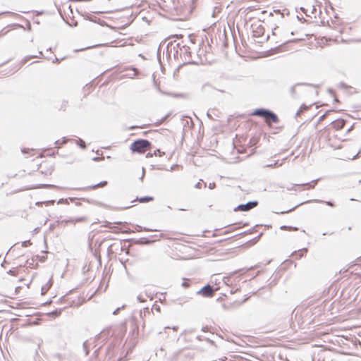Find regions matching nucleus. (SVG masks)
Returning a JSON list of instances; mask_svg holds the SVG:
<instances>
[{"label":"nucleus","mask_w":361,"mask_h":361,"mask_svg":"<svg viewBox=\"0 0 361 361\" xmlns=\"http://www.w3.org/2000/svg\"><path fill=\"white\" fill-rule=\"evenodd\" d=\"M38 171L32 175L29 176L28 182L30 189L37 188H49L52 185L47 183V180L52 175L54 170V161L50 157L47 159H43L38 164Z\"/></svg>","instance_id":"obj_1"},{"label":"nucleus","mask_w":361,"mask_h":361,"mask_svg":"<svg viewBox=\"0 0 361 361\" xmlns=\"http://www.w3.org/2000/svg\"><path fill=\"white\" fill-rule=\"evenodd\" d=\"M345 126V121L343 119H337L331 123V126L328 128H325L322 131V135L328 137L329 144L334 148H339L340 146L338 145V142L334 140L333 138H336L337 135L336 133L341 130Z\"/></svg>","instance_id":"obj_2"},{"label":"nucleus","mask_w":361,"mask_h":361,"mask_svg":"<svg viewBox=\"0 0 361 361\" xmlns=\"http://www.w3.org/2000/svg\"><path fill=\"white\" fill-rule=\"evenodd\" d=\"M177 15L187 17L190 15L196 6V0H172Z\"/></svg>","instance_id":"obj_3"},{"label":"nucleus","mask_w":361,"mask_h":361,"mask_svg":"<svg viewBox=\"0 0 361 361\" xmlns=\"http://www.w3.org/2000/svg\"><path fill=\"white\" fill-rule=\"evenodd\" d=\"M252 115L262 118L269 127L271 126L272 123L279 122V118L276 114L265 109H257L252 113Z\"/></svg>","instance_id":"obj_4"},{"label":"nucleus","mask_w":361,"mask_h":361,"mask_svg":"<svg viewBox=\"0 0 361 361\" xmlns=\"http://www.w3.org/2000/svg\"><path fill=\"white\" fill-rule=\"evenodd\" d=\"M151 142L147 140L140 139L134 141L130 146L133 153L144 154L151 149Z\"/></svg>","instance_id":"obj_5"},{"label":"nucleus","mask_w":361,"mask_h":361,"mask_svg":"<svg viewBox=\"0 0 361 361\" xmlns=\"http://www.w3.org/2000/svg\"><path fill=\"white\" fill-rule=\"evenodd\" d=\"M346 42L341 36H336L334 37H330L329 38L323 37L319 38L317 41V44L319 47L323 48L327 46H331L336 44H339Z\"/></svg>","instance_id":"obj_6"},{"label":"nucleus","mask_w":361,"mask_h":361,"mask_svg":"<svg viewBox=\"0 0 361 361\" xmlns=\"http://www.w3.org/2000/svg\"><path fill=\"white\" fill-rule=\"evenodd\" d=\"M318 181L319 179H316L305 183L294 184L292 187V190H294L295 191L310 190L315 188Z\"/></svg>","instance_id":"obj_7"},{"label":"nucleus","mask_w":361,"mask_h":361,"mask_svg":"<svg viewBox=\"0 0 361 361\" xmlns=\"http://www.w3.org/2000/svg\"><path fill=\"white\" fill-rule=\"evenodd\" d=\"M38 265L37 257L35 256H27L25 263L22 264V266L25 269L26 274H30L29 269H35L38 267Z\"/></svg>","instance_id":"obj_8"},{"label":"nucleus","mask_w":361,"mask_h":361,"mask_svg":"<svg viewBox=\"0 0 361 361\" xmlns=\"http://www.w3.org/2000/svg\"><path fill=\"white\" fill-rule=\"evenodd\" d=\"M8 274L13 276H19L20 278V281L25 279V269L22 266V264H19L18 267L13 268L9 270Z\"/></svg>","instance_id":"obj_9"},{"label":"nucleus","mask_w":361,"mask_h":361,"mask_svg":"<svg viewBox=\"0 0 361 361\" xmlns=\"http://www.w3.org/2000/svg\"><path fill=\"white\" fill-rule=\"evenodd\" d=\"M42 286H41V294L44 295L52 286L53 281L51 277L44 276L42 278Z\"/></svg>","instance_id":"obj_10"},{"label":"nucleus","mask_w":361,"mask_h":361,"mask_svg":"<svg viewBox=\"0 0 361 361\" xmlns=\"http://www.w3.org/2000/svg\"><path fill=\"white\" fill-rule=\"evenodd\" d=\"M198 295H200L205 298H211L214 294V290L210 285H207L202 288L198 292Z\"/></svg>","instance_id":"obj_11"},{"label":"nucleus","mask_w":361,"mask_h":361,"mask_svg":"<svg viewBox=\"0 0 361 361\" xmlns=\"http://www.w3.org/2000/svg\"><path fill=\"white\" fill-rule=\"evenodd\" d=\"M257 205V202H249L245 204H240L234 209V211L247 212L249 211Z\"/></svg>","instance_id":"obj_12"},{"label":"nucleus","mask_w":361,"mask_h":361,"mask_svg":"<svg viewBox=\"0 0 361 361\" xmlns=\"http://www.w3.org/2000/svg\"><path fill=\"white\" fill-rule=\"evenodd\" d=\"M243 227L241 223L235 224L231 226H228L226 230L224 232V234L228 233L231 231H235L237 228H240Z\"/></svg>","instance_id":"obj_13"},{"label":"nucleus","mask_w":361,"mask_h":361,"mask_svg":"<svg viewBox=\"0 0 361 361\" xmlns=\"http://www.w3.org/2000/svg\"><path fill=\"white\" fill-rule=\"evenodd\" d=\"M153 200V197L146 196L143 197L137 198L136 201L139 202L140 203H146L152 201Z\"/></svg>","instance_id":"obj_14"},{"label":"nucleus","mask_w":361,"mask_h":361,"mask_svg":"<svg viewBox=\"0 0 361 361\" xmlns=\"http://www.w3.org/2000/svg\"><path fill=\"white\" fill-rule=\"evenodd\" d=\"M67 142V140L65 138H62L61 140H58L55 142V147L57 149H59L61 147V146L64 144H66Z\"/></svg>","instance_id":"obj_15"},{"label":"nucleus","mask_w":361,"mask_h":361,"mask_svg":"<svg viewBox=\"0 0 361 361\" xmlns=\"http://www.w3.org/2000/svg\"><path fill=\"white\" fill-rule=\"evenodd\" d=\"M111 224V223H109L108 225H102V226L109 228V229H111V232L118 233L119 231H118V228L116 226H110Z\"/></svg>","instance_id":"obj_16"},{"label":"nucleus","mask_w":361,"mask_h":361,"mask_svg":"<svg viewBox=\"0 0 361 361\" xmlns=\"http://www.w3.org/2000/svg\"><path fill=\"white\" fill-rule=\"evenodd\" d=\"M281 229L283 230H287V231H297L298 230V228L297 227H292V226H281Z\"/></svg>","instance_id":"obj_17"},{"label":"nucleus","mask_w":361,"mask_h":361,"mask_svg":"<svg viewBox=\"0 0 361 361\" xmlns=\"http://www.w3.org/2000/svg\"><path fill=\"white\" fill-rule=\"evenodd\" d=\"M22 152H23V153H24V154H27H27H30L32 156H33V155H36V154H37V153L35 152V150H33V149H22Z\"/></svg>","instance_id":"obj_18"},{"label":"nucleus","mask_w":361,"mask_h":361,"mask_svg":"<svg viewBox=\"0 0 361 361\" xmlns=\"http://www.w3.org/2000/svg\"><path fill=\"white\" fill-rule=\"evenodd\" d=\"M106 184H107V182H106V181H102V182L99 183V184H97V185H95L92 186V188L93 189H96V188H99V187H104V186H105Z\"/></svg>","instance_id":"obj_19"},{"label":"nucleus","mask_w":361,"mask_h":361,"mask_svg":"<svg viewBox=\"0 0 361 361\" xmlns=\"http://www.w3.org/2000/svg\"><path fill=\"white\" fill-rule=\"evenodd\" d=\"M164 154H165V153H164V152H161L160 149H157V150H155V151L154 152V155L155 157H157V156H159V157H162V156H163V155H164Z\"/></svg>","instance_id":"obj_20"},{"label":"nucleus","mask_w":361,"mask_h":361,"mask_svg":"<svg viewBox=\"0 0 361 361\" xmlns=\"http://www.w3.org/2000/svg\"><path fill=\"white\" fill-rule=\"evenodd\" d=\"M235 361H250V360L239 356L235 358Z\"/></svg>","instance_id":"obj_21"},{"label":"nucleus","mask_w":361,"mask_h":361,"mask_svg":"<svg viewBox=\"0 0 361 361\" xmlns=\"http://www.w3.org/2000/svg\"><path fill=\"white\" fill-rule=\"evenodd\" d=\"M357 154H358V152H356L355 154H353L350 156L347 157V158L349 159H353L357 156Z\"/></svg>","instance_id":"obj_22"},{"label":"nucleus","mask_w":361,"mask_h":361,"mask_svg":"<svg viewBox=\"0 0 361 361\" xmlns=\"http://www.w3.org/2000/svg\"><path fill=\"white\" fill-rule=\"evenodd\" d=\"M183 286L184 287L188 288V287L189 286V283H188V282H184V283H183Z\"/></svg>","instance_id":"obj_23"},{"label":"nucleus","mask_w":361,"mask_h":361,"mask_svg":"<svg viewBox=\"0 0 361 361\" xmlns=\"http://www.w3.org/2000/svg\"><path fill=\"white\" fill-rule=\"evenodd\" d=\"M153 156H154V153H153V154L148 153V154H147V157H152Z\"/></svg>","instance_id":"obj_24"},{"label":"nucleus","mask_w":361,"mask_h":361,"mask_svg":"<svg viewBox=\"0 0 361 361\" xmlns=\"http://www.w3.org/2000/svg\"><path fill=\"white\" fill-rule=\"evenodd\" d=\"M176 259H185V257H184L183 256H177V257H176Z\"/></svg>","instance_id":"obj_25"},{"label":"nucleus","mask_w":361,"mask_h":361,"mask_svg":"<svg viewBox=\"0 0 361 361\" xmlns=\"http://www.w3.org/2000/svg\"><path fill=\"white\" fill-rule=\"evenodd\" d=\"M200 185H201V183H198L197 184V188H201V186H200Z\"/></svg>","instance_id":"obj_26"},{"label":"nucleus","mask_w":361,"mask_h":361,"mask_svg":"<svg viewBox=\"0 0 361 361\" xmlns=\"http://www.w3.org/2000/svg\"><path fill=\"white\" fill-rule=\"evenodd\" d=\"M37 158L40 157L42 159V158H43V156L42 154H40V155H37Z\"/></svg>","instance_id":"obj_27"},{"label":"nucleus","mask_w":361,"mask_h":361,"mask_svg":"<svg viewBox=\"0 0 361 361\" xmlns=\"http://www.w3.org/2000/svg\"><path fill=\"white\" fill-rule=\"evenodd\" d=\"M324 116H322V117H321L320 120H322V119L324 118Z\"/></svg>","instance_id":"obj_28"},{"label":"nucleus","mask_w":361,"mask_h":361,"mask_svg":"<svg viewBox=\"0 0 361 361\" xmlns=\"http://www.w3.org/2000/svg\"><path fill=\"white\" fill-rule=\"evenodd\" d=\"M328 204H329L330 206H333V204L329 202H328Z\"/></svg>","instance_id":"obj_29"}]
</instances>
